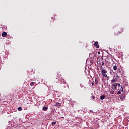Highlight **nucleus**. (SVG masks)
Wrapping results in <instances>:
<instances>
[{
	"label": "nucleus",
	"instance_id": "b1692460",
	"mask_svg": "<svg viewBox=\"0 0 129 129\" xmlns=\"http://www.w3.org/2000/svg\"><path fill=\"white\" fill-rule=\"evenodd\" d=\"M61 118H64V117H61Z\"/></svg>",
	"mask_w": 129,
	"mask_h": 129
},
{
	"label": "nucleus",
	"instance_id": "20e7f679",
	"mask_svg": "<svg viewBox=\"0 0 129 129\" xmlns=\"http://www.w3.org/2000/svg\"><path fill=\"white\" fill-rule=\"evenodd\" d=\"M95 47H97V49H98L99 48V45H98V42L96 41L94 43Z\"/></svg>",
	"mask_w": 129,
	"mask_h": 129
},
{
	"label": "nucleus",
	"instance_id": "6e6552de",
	"mask_svg": "<svg viewBox=\"0 0 129 129\" xmlns=\"http://www.w3.org/2000/svg\"><path fill=\"white\" fill-rule=\"evenodd\" d=\"M47 110H48V107H43V110H44V111H46Z\"/></svg>",
	"mask_w": 129,
	"mask_h": 129
},
{
	"label": "nucleus",
	"instance_id": "393cba45",
	"mask_svg": "<svg viewBox=\"0 0 129 129\" xmlns=\"http://www.w3.org/2000/svg\"><path fill=\"white\" fill-rule=\"evenodd\" d=\"M119 72H120H120H121L120 70H119Z\"/></svg>",
	"mask_w": 129,
	"mask_h": 129
},
{
	"label": "nucleus",
	"instance_id": "9b49d317",
	"mask_svg": "<svg viewBox=\"0 0 129 129\" xmlns=\"http://www.w3.org/2000/svg\"><path fill=\"white\" fill-rule=\"evenodd\" d=\"M102 76H103V77H106L107 78H108V77H107V75H106V74H103Z\"/></svg>",
	"mask_w": 129,
	"mask_h": 129
},
{
	"label": "nucleus",
	"instance_id": "f8f14e48",
	"mask_svg": "<svg viewBox=\"0 0 129 129\" xmlns=\"http://www.w3.org/2000/svg\"><path fill=\"white\" fill-rule=\"evenodd\" d=\"M110 93L111 94H114L115 92H114V91H110Z\"/></svg>",
	"mask_w": 129,
	"mask_h": 129
},
{
	"label": "nucleus",
	"instance_id": "a211bd4d",
	"mask_svg": "<svg viewBox=\"0 0 129 129\" xmlns=\"http://www.w3.org/2000/svg\"><path fill=\"white\" fill-rule=\"evenodd\" d=\"M55 124H56V122H53L52 123V125L53 126V125H55Z\"/></svg>",
	"mask_w": 129,
	"mask_h": 129
},
{
	"label": "nucleus",
	"instance_id": "2eb2a0df",
	"mask_svg": "<svg viewBox=\"0 0 129 129\" xmlns=\"http://www.w3.org/2000/svg\"><path fill=\"white\" fill-rule=\"evenodd\" d=\"M116 81V79H113L111 80V82L113 83V82H115Z\"/></svg>",
	"mask_w": 129,
	"mask_h": 129
},
{
	"label": "nucleus",
	"instance_id": "5701e85b",
	"mask_svg": "<svg viewBox=\"0 0 129 129\" xmlns=\"http://www.w3.org/2000/svg\"><path fill=\"white\" fill-rule=\"evenodd\" d=\"M91 84H92V86H93V85H94V83L92 82V83H91Z\"/></svg>",
	"mask_w": 129,
	"mask_h": 129
},
{
	"label": "nucleus",
	"instance_id": "f3484780",
	"mask_svg": "<svg viewBox=\"0 0 129 129\" xmlns=\"http://www.w3.org/2000/svg\"><path fill=\"white\" fill-rule=\"evenodd\" d=\"M117 94H121V91L119 90V91L117 92Z\"/></svg>",
	"mask_w": 129,
	"mask_h": 129
},
{
	"label": "nucleus",
	"instance_id": "ddd939ff",
	"mask_svg": "<svg viewBox=\"0 0 129 129\" xmlns=\"http://www.w3.org/2000/svg\"><path fill=\"white\" fill-rule=\"evenodd\" d=\"M18 110L19 111H22V107H19L18 108Z\"/></svg>",
	"mask_w": 129,
	"mask_h": 129
},
{
	"label": "nucleus",
	"instance_id": "39448f33",
	"mask_svg": "<svg viewBox=\"0 0 129 129\" xmlns=\"http://www.w3.org/2000/svg\"><path fill=\"white\" fill-rule=\"evenodd\" d=\"M105 98V96H104V95H102L100 96V99H101V100H103V99H104Z\"/></svg>",
	"mask_w": 129,
	"mask_h": 129
},
{
	"label": "nucleus",
	"instance_id": "0eeeda50",
	"mask_svg": "<svg viewBox=\"0 0 129 129\" xmlns=\"http://www.w3.org/2000/svg\"><path fill=\"white\" fill-rule=\"evenodd\" d=\"M106 72H107L104 69L101 71L102 74H105V73H106Z\"/></svg>",
	"mask_w": 129,
	"mask_h": 129
},
{
	"label": "nucleus",
	"instance_id": "1a4fd4ad",
	"mask_svg": "<svg viewBox=\"0 0 129 129\" xmlns=\"http://www.w3.org/2000/svg\"><path fill=\"white\" fill-rule=\"evenodd\" d=\"M113 68L114 70H116L117 69V66H116V65H115L113 66Z\"/></svg>",
	"mask_w": 129,
	"mask_h": 129
},
{
	"label": "nucleus",
	"instance_id": "7ed1b4c3",
	"mask_svg": "<svg viewBox=\"0 0 129 129\" xmlns=\"http://www.w3.org/2000/svg\"><path fill=\"white\" fill-rule=\"evenodd\" d=\"M120 98L121 100H124L125 99V94H121L120 96Z\"/></svg>",
	"mask_w": 129,
	"mask_h": 129
},
{
	"label": "nucleus",
	"instance_id": "aec40b11",
	"mask_svg": "<svg viewBox=\"0 0 129 129\" xmlns=\"http://www.w3.org/2000/svg\"><path fill=\"white\" fill-rule=\"evenodd\" d=\"M104 64H105L104 61H102V65H103V66H104Z\"/></svg>",
	"mask_w": 129,
	"mask_h": 129
},
{
	"label": "nucleus",
	"instance_id": "4be33fe9",
	"mask_svg": "<svg viewBox=\"0 0 129 129\" xmlns=\"http://www.w3.org/2000/svg\"><path fill=\"white\" fill-rule=\"evenodd\" d=\"M92 98H93V99H95V97H94V96H92Z\"/></svg>",
	"mask_w": 129,
	"mask_h": 129
},
{
	"label": "nucleus",
	"instance_id": "f257e3e1",
	"mask_svg": "<svg viewBox=\"0 0 129 129\" xmlns=\"http://www.w3.org/2000/svg\"><path fill=\"white\" fill-rule=\"evenodd\" d=\"M53 106L58 107V108H60V107H62V104L60 103L56 102V104L53 105Z\"/></svg>",
	"mask_w": 129,
	"mask_h": 129
},
{
	"label": "nucleus",
	"instance_id": "6ab92c4d",
	"mask_svg": "<svg viewBox=\"0 0 129 129\" xmlns=\"http://www.w3.org/2000/svg\"><path fill=\"white\" fill-rule=\"evenodd\" d=\"M118 85L119 86V88H120V87H122V86L120 85V84H118Z\"/></svg>",
	"mask_w": 129,
	"mask_h": 129
},
{
	"label": "nucleus",
	"instance_id": "423d86ee",
	"mask_svg": "<svg viewBox=\"0 0 129 129\" xmlns=\"http://www.w3.org/2000/svg\"><path fill=\"white\" fill-rule=\"evenodd\" d=\"M2 37H6L7 36V32H4L2 34Z\"/></svg>",
	"mask_w": 129,
	"mask_h": 129
},
{
	"label": "nucleus",
	"instance_id": "f03ea898",
	"mask_svg": "<svg viewBox=\"0 0 129 129\" xmlns=\"http://www.w3.org/2000/svg\"><path fill=\"white\" fill-rule=\"evenodd\" d=\"M118 85V84H117V83H114L112 85V89H116Z\"/></svg>",
	"mask_w": 129,
	"mask_h": 129
},
{
	"label": "nucleus",
	"instance_id": "4468645a",
	"mask_svg": "<svg viewBox=\"0 0 129 129\" xmlns=\"http://www.w3.org/2000/svg\"><path fill=\"white\" fill-rule=\"evenodd\" d=\"M116 79H119L120 77L118 76V74H116Z\"/></svg>",
	"mask_w": 129,
	"mask_h": 129
},
{
	"label": "nucleus",
	"instance_id": "412c9836",
	"mask_svg": "<svg viewBox=\"0 0 129 129\" xmlns=\"http://www.w3.org/2000/svg\"><path fill=\"white\" fill-rule=\"evenodd\" d=\"M95 82H96V83H98V81H97V80L96 79H95Z\"/></svg>",
	"mask_w": 129,
	"mask_h": 129
},
{
	"label": "nucleus",
	"instance_id": "9d476101",
	"mask_svg": "<svg viewBox=\"0 0 129 129\" xmlns=\"http://www.w3.org/2000/svg\"><path fill=\"white\" fill-rule=\"evenodd\" d=\"M119 89L120 91H121V92L123 91V88L122 87L119 88Z\"/></svg>",
	"mask_w": 129,
	"mask_h": 129
},
{
	"label": "nucleus",
	"instance_id": "dca6fc26",
	"mask_svg": "<svg viewBox=\"0 0 129 129\" xmlns=\"http://www.w3.org/2000/svg\"><path fill=\"white\" fill-rule=\"evenodd\" d=\"M34 84H35V82H31V83H30L31 86H33V85H34Z\"/></svg>",
	"mask_w": 129,
	"mask_h": 129
}]
</instances>
